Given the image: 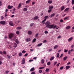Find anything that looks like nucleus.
I'll return each instance as SVG.
<instances>
[{
    "label": "nucleus",
    "mask_w": 74,
    "mask_h": 74,
    "mask_svg": "<svg viewBox=\"0 0 74 74\" xmlns=\"http://www.w3.org/2000/svg\"><path fill=\"white\" fill-rule=\"evenodd\" d=\"M45 25L46 27H47L48 29H52L54 26L53 24L51 25L50 22L48 21H47L45 23Z\"/></svg>",
    "instance_id": "obj_1"
},
{
    "label": "nucleus",
    "mask_w": 74,
    "mask_h": 74,
    "mask_svg": "<svg viewBox=\"0 0 74 74\" xmlns=\"http://www.w3.org/2000/svg\"><path fill=\"white\" fill-rule=\"evenodd\" d=\"M12 37H14V38L13 39V40L15 41L16 40V36H14V34L11 33L9 34V37L10 39H11Z\"/></svg>",
    "instance_id": "obj_2"
},
{
    "label": "nucleus",
    "mask_w": 74,
    "mask_h": 74,
    "mask_svg": "<svg viewBox=\"0 0 74 74\" xmlns=\"http://www.w3.org/2000/svg\"><path fill=\"white\" fill-rule=\"evenodd\" d=\"M0 24L2 25H5V21H0Z\"/></svg>",
    "instance_id": "obj_3"
},
{
    "label": "nucleus",
    "mask_w": 74,
    "mask_h": 74,
    "mask_svg": "<svg viewBox=\"0 0 74 74\" xmlns=\"http://www.w3.org/2000/svg\"><path fill=\"white\" fill-rule=\"evenodd\" d=\"M22 63V64H25V58H24L23 59Z\"/></svg>",
    "instance_id": "obj_4"
},
{
    "label": "nucleus",
    "mask_w": 74,
    "mask_h": 74,
    "mask_svg": "<svg viewBox=\"0 0 74 74\" xmlns=\"http://www.w3.org/2000/svg\"><path fill=\"white\" fill-rule=\"evenodd\" d=\"M13 8V6H10V5H9L8 6V9H12V8Z\"/></svg>",
    "instance_id": "obj_5"
},
{
    "label": "nucleus",
    "mask_w": 74,
    "mask_h": 74,
    "mask_svg": "<svg viewBox=\"0 0 74 74\" xmlns=\"http://www.w3.org/2000/svg\"><path fill=\"white\" fill-rule=\"evenodd\" d=\"M9 25L12 26H14V24H13L12 21H10L9 22Z\"/></svg>",
    "instance_id": "obj_6"
},
{
    "label": "nucleus",
    "mask_w": 74,
    "mask_h": 74,
    "mask_svg": "<svg viewBox=\"0 0 74 74\" xmlns=\"http://www.w3.org/2000/svg\"><path fill=\"white\" fill-rule=\"evenodd\" d=\"M73 38L71 37L68 39V40L69 41H72V40H73Z\"/></svg>",
    "instance_id": "obj_7"
},
{
    "label": "nucleus",
    "mask_w": 74,
    "mask_h": 74,
    "mask_svg": "<svg viewBox=\"0 0 74 74\" xmlns=\"http://www.w3.org/2000/svg\"><path fill=\"white\" fill-rule=\"evenodd\" d=\"M32 33V32L30 31H29L28 32V34H29V35H31Z\"/></svg>",
    "instance_id": "obj_8"
},
{
    "label": "nucleus",
    "mask_w": 74,
    "mask_h": 74,
    "mask_svg": "<svg viewBox=\"0 0 74 74\" xmlns=\"http://www.w3.org/2000/svg\"><path fill=\"white\" fill-rule=\"evenodd\" d=\"M64 6H62L61 8V11H63V10H64Z\"/></svg>",
    "instance_id": "obj_9"
},
{
    "label": "nucleus",
    "mask_w": 74,
    "mask_h": 74,
    "mask_svg": "<svg viewBox=\"0 0 74 74\" xmlns=\"http://www.w3.org/2000/svg\"><path fill=\"white\" fill-rule=\"evenodd\" d=\"M52 0H49L48 1V3H49V4H52Z\"/></svg>",
    "instance_id": "obj_10"
},
{
    "label": "nucleus",
    "mask_w": 74,
    "mask_h": 74,
    "mask_svg": "<svg viewBox=\"0 0 74 74\" xmlns=\"http://www.w3.org/2000/svg\"><path fill=\"white\" fill-rule=\"evenodd\" d=\"M26 41L27 42L30 41V38H28L25 39Z\"/></svg>",
    "instance_id": "obj_11"
},
{
    "label": "nucleus",
    "mask_w": 74,
    "mask_h": 74,
    "mask_svg": "<svg viewBox=\"0 0 74 74\" xmlns=\"http://www.w3.org/2000/svg\"><path fill=\"white\" fill-rule=\"evenodd\" d=\"M38 18V17L37 16H36L34 17V20H36V19H37Z\"/></svg>",
    "instance_id": "obj_12"
},
{
    "label": "nucleus",
    "mask_w": 74,
    "mask_h": 74,
    "mask_svg": "<svg viewBox=\"0 0 74 74\" xmlns=\"http://www.w3.org/2000/svg\"><path fill=\"white\" fill-rule=\"evenodd\" d=\"M21 7V3H20L18 5V6L17 8L18 9H19V8Z\"/></svg>",
    "instance_id": "obj_13"
},
{
    "label": "nucleus",
    "mask_w": 74,
    "mask_h": 74,
    "mask_svg": "<svg viewBox=\"0 0 74 74\" xmlns=\"http://www.w3.org/2000/svg\"><path fill=\"white\" fill-rule=\"evenodd\" d=\"M53 8V6H49V10H52Z\"/></svg>",
    "instance_id": "obj_14"
},
{
    "label": "nucleus",
    "mask_w": 74,
    "mask_h": 74,
    "mask_svg": "<svg viewBox=\"0 0 74 74\" xmlns=\"http://www.w3.org/2000/svg\"><path fill=\"white\" fill-rule=\"evenodd\" d=\"M21 29H22V28L20 26L16 28V29L17 30H21Z\"/></svg>",
    "instance_id": "obj_15"
},
{
    "label": "nucleus",
    "mask_w": 74,
    "mask_h": 74,
    "mask_svg": "<svg viewBox=\"0 0 74 74\" xmlns=\"http://www.w3.org/2000/svg\"><path fill=\"white\" fill-rule=\"evenodd\" d=\"M70 66H66V70H67V69H70Z\"/></svg>",
    "instance_id": "obj_16"
},
{
    "label": "nucleus",
    "mask_w": 74,
    "mask_h": 74,
    "mask_svg": "<svg viewBox=\"0 0 74 74\" xmlns=\"http://www.w3.org/2000/svg\"><path fill=\"white\" fill-rule=\"evenodd\" d=\"M34 70V68L33 67L31 68V69L30 70V71H33Z\"/></svg>",
    "instance_id": "obj_17"
},
{
    "label": "nucleus",
    "mask_w": 74,
    "mask_h": 74,
    "mask_svg": "<svg viewBox=\"0 0 74 74\" xmlns=\"http://www.w3.org/2000/svg\"><path fill=\"white\" fill-rule=\"evenodd\" d=\"M16 43V44H19V41H18V40L17 39H16V40H15Z\"/></svg>",
    "instance_id": "obj_18"
},
{
    "label": "nucleus",
    "mask_w": 74,
    "mask_h": 74,
    "mask_svg": "<svg viewBox=\"0 0 74 74\" xmlns=\"http://www.w3.org/2000/svg\"><path fill=\"white\" fill-rule=\"evenodd\" d=\"M54 56H52V57L51 58H50V60H51V61H52V60H53L54 59Z\"/></svg>",
    "instance_id": "obj_19"
},
{
    "label": "nucleus",
    "mask_w": 74,
    "mask_h": 74,
    "mask_svg": "<svg viewBox=\"0 0 74 74\" xmlns=\"http://www.w3.org/2000/svg\"><path fill=\"white\" fill-rule=\"evenodd\" d=\"M69 10V8H67L66 9H65L64 10V11L66 12V11H68Z\"/></svg>",
    "instance_id": "obj_20"
},
{
    "label": "nucleus",
    "mask_w": 74,
    "mask_h": 74,
    "mask_svg": "<svg viewBox=\"0 0 74 74\" xmlns=\"http://www.w3.org/2000/svg\"><path fill=\"white\" fill-rule=\"evenodd\" d=\"M48 16H46L44 17L45 20L46 21L47 20V19H48Z\"/></svg>",
    "instance_id": "obj_21"
},
{
    "label": "nucleus",
    "mask_w": 74,
    "mask_h": 74,
    "mask_svg": "<svg viewBox=\"0 0 74 74\" xmlns=\"http://www.w3.org/2000/svg\"><path fill=\"white\" fill-rule=\"evenodd\" d=\"M41 45H42V43H40V44H38L37 46V47H40V46H41Z\"/></svg>",
    "instance_id": "obj_22"
},
{
    "label": "nucleus",
    "mask_w": 74,
    "mask_h": 74,
    "mask_svg": "<svg viewBox=\"0 0 74 74\" xmlns=\"http://www.w3.org/2000/svg\"><path fill=\"white\" fill-rule=\"evenodd\" d=\"M30 1H31V0H28V1H26V4H27V3H30Z\"/></svg>",
    "instance_id": "obj_23"
},
{
    "label": "nucleus",
    "mask_w": 74,
    "mask_h": 74,
    "mask_svg": "<svg viewBox=\"0 0 74 74\" xmlns=\"http://www.w3.org/2000/svg\"><path fill=\"white\" fill-rule=\"evenodd\" d=\"M70 28V26H68L66 27V29H69Z\"/></svg>",
    "instance_id": "obj_24"
},
{
    "label": "nucleus",
    "mask_w": 74,
    "mask_h": 74,
    "mask_svg": "<svg viewBox=\"0 0 74 74\" xmlns=\"http://www.w3.org/2000/svg\"><path fill=\"white\" fill-rule=\"evenodd\" d=\"M45 19H44V20H43V21H42V22L41 23H43V24H45V23L44 22L45 21Z\"/></svg>",
    "instance_id": "obj_25"
},
{
    "label": "nucleus",
    "mask_w": 74,
    "mask_h": 74,
    "mask_svg": "<svg viewBox=\"0 0 74 74\" xmlns=\"http://www.w3.org/2000/svg\"><path fill=\"white\" fill-rule=\"evenodd\" d=\"M58 47V46L57 45H56L54 47L53 49H56V48H57Z\"/></svg>",
    "instance_id": "obj_26"
},
{
    "label": "nucleus",
    "mask_w": 74,
    "mask_h": 74,
    "mask_svg": "<svg viewBox=\"0 0 74 74\" xmlns=\"http://www.w3.org/2000/svg\"><path fill=\"white\" fill-rule=\"evenodd\" d=\"M17 47V44H16V43L14 44V47L16 48Z\"/></svg>",
    "instance_id": "obj_27"
},
{
    "label": "nucleus",
    "mask_w": 74,
    "mask_h": 74,
    "mask_svg": "<svg viewBox=\"0 0 74 74\" xmlns=\"http://www.w3.org/2000/svg\"><path fill=\"white\" fill-rule=\"evenodd\" d=\"M55 15V13H53L51 15V17H52V16H53Z\"/></svg>",
    "instance_id": "obj_28"
},
{
    "label": "nucleus",
    "mask_w": 74,
    "mask_h": 74,
    "mask_svg": "<svg viewBox=\"0 0 74 74\" xmlns=\"http://www.w3.org/2000/svg\"><path fill=\"white\" fill-rule=\"evenodd\" d=\"M36 41V39L35 38L34 39H33L32 40V42H35Z\"/></svg>",
    "instance_id": "obj_29"
},
{
    "label": "nucleus",
    "mask_w": 74,
    "mask_h": 74,
    "mask_svg": "<svg viewBox=\"0 0 74 74\" xmlns=\"http://www.w3.org/2000/svg\"><path fill=\"white\" fill-rule=\"evenodd\" d=\"M41 63L42 64V63H44V59H42L41 60Z\"/></svg>",
    "instance_id": "obj_30"
},
{
    "label": "nucleus",
    "mask_w": 74,
    "mask_h": 74,
    "mask_svg": "<svg viewBox=\"0 0 74 74\" xmlns=\"http://www.w3.org/2000/svg\"><path fill=\"white\" fill-rule=\"evenodd\" d=\"M27 10V8H24V9H23V11H26Z\"/></svg>",
    "instance_id": "obj_31"
},
{
    "label": "nucleus",
    "mask_w": 74,
    "mask_h": 74,
    "mask_svg": "<svg viewBox=\"0 0 74 74\" xmlns=\"http://www.w3.org/2000/svg\"><path fill=\"white\" fill-rule=\"evenodd\" d=\"M3 53L4 54H5V55H6L7 54V53H6V51H3Z\"/></svg>",
    "instance_id": "obj_32"
},
{
    "label": "nucleus",
    "mask_w": 74,
    "mask_h": 74,
    "mask_svg": "<svg viewBox=\"0 0 74 74\" xmlns=\"http://www.w3.org/2000/svg\"><path fill=\"white\" fill-rule=\"evenodd\" d=\"M67 59V57L65 56L63 58V60H66Z\"/></svg>",
    "instance_id": "obj_33"
},
{
    "label": "nucleus",
    "mask_w": 74,
    "mask_h": 74,
    "mask_svg": "<svg viewBox=\"0 0 74 74\" xmlns=\"http://www.w3.org/2000/svg\"><path fill=\"white\" fill-rule=\"evenodd\" d=\"M69 18V16H67L65 17L64 18V20H66V19H67Z\"/></svg>",
    "instance_id": "obj_34"
},
{
    "label": "nucleus",
    "mask_w": 74,
    "mask_h": 74,
    "mask_svg": "<svg viewBox=\"0 0 74 74\" xmlns=\"http://www.w3.org/2000/svg\"><path fill=\"white\" fill-rule=\"evenodd\" d=\"M22 55V53H21V52H20L19 53L18 55L19 56H21Z\"/></svg>",
    "instance_id": "obj_35"
},
{
    "label": "nucleus",
    "mask_w": 74,
    "mask_h": 74,
    "mask_svg": "<svg viewBox=\"0 0 74 74\" xmlns=\"http://www.w3.org/2000/svg\"><path fill=\"white\" fill-rule=\"evenodd\" d=\"M59 57V53H58L57 54V56L56 57L57 58H58V57Z\"/></svg>",
    "instance_id": "obj_36"
},
{
    "label": "nucleus",
    "mask_w": 74,
    "mask_h": 74,
    "mask_svg": "<svg viewBox=\"0 0 74 74\" xmlns=\"http://www.w3.org/2000/svg\"><path fill=\"white\" fill-rule=\"evenodd\" d=\"M56 27H57L56 25H55L54 26H53V29H55V28H56Z\"/></svg>",
    "instance_id": "obj_37"
},
{
    "label": "nucleus",
    "mask_w": 74,
    "mask_h": 74,
    "mask_svg": "<svg viewBox=\"0 0 74 74\" xmlns=\"http://www.w3.org/2000/svg\"><path fill=\"white\" fill-rule=\"evenodd\" d=\"M52 11V10L51 9H49L48 10V12L49 13H50Z\"/></svg>",
    "instance_id": "obj_38"
},
{
    "label": "nucleus",
    "mask_w": 74,
    "mask_h": 74,
    "mask_svg": "<svg viewBox=\"0 0 74 74\" xmlns=\"http://www.w3.org/2000/svg\"><path fill=\"white\" fill-rule=\"evenodd\" d=\"M46 72H48V71H49V69L47 68L46 69Z\"/></svg>",
    "instance_id": "obj_39"
},
{
    "label": "nucleus",
    "mask_w": 74,
    "mask_h": 74,
    "mask_svg": "<svg viewBox=\"0 0 74 74\" xmlns=\"http://www.w3.org/2000/svg\"><path fill=\"white\" fill-rule=\"evenodd\" d=\"M45 34H48V32L47 31H46L45 32Z\"/></svg>",
    "instance_id": "obj_40"
},
{
    "label": "nucleus",
    "mask_w": 74,
    "mask_h": 74,
    "mask_svg": "<svg viewBox=\"0 0 74 74\" xmlns=\"http://www.w3.org/2000/svg\"><path fill=\"white\" fill-rule=\"evenodd\" d=\"M50 64H51V62H49L47 63V64L48 65H50Z\"/></svg>",
    "instance_id": "obj_41"
},
{
    "label": "nucleus",
    "mask_w": 74,
    "mask_h": 74,
    "mask_svg": "<svg viewBox=\"0 0 74 74\" xmlns=\"http://www.w3.org/2000/svg\"><path fill=\"white\" fill-rule=\"evenodd\" d=\"M16 34H19V32L18 31H17L16 32Z\"/></svg>",
    "instance_id": "obj_42"
},
{
    "label": "nucleus",
    "mask_w": 74,
    "mask_h": 74,
    "mask_svg": "<svg viewBox=\"0 0 74 74\" xmlns=\"http://www.w3.org/2000/svg\"><path fill=\"white\" fill-rule=\"evenodd\" d=\"M8 48H9L10 49H10L12 47H11V45H9V46H8Z\"/></svg>",
    "instance_id": "obj_43"
},
{
    "label": "nucleus",
    "mask_w": 74,
    "mask_h": 74,
    "mask_svg": "<svg viewBox=\"0 0 74 74\" xmlns=\"http://www.w3.org/2000/svg\"><path fill=\"white\" fill-rule=\"evenodd\" d=\"M56 63H57V62L56 61L54 62L53 64L55 66V65H56Z\"/></svg>",
    "instance_id": "obj_44"
},
{
    "label": "nucleus",
    "mask_w": 74,
    "mask_h": 74,
    "mask_svg": "<svg viewBox=\"0 0 74 74\" xmlns=\"http://www.w3.org/2000/svg\"><path fill=\"white\" fill-rule=\"evenodd\" d=\"M7 56H8V58H9V59H10L11 58V56H10L8 55H7Z\"/></svg>",
    "instance_id": "obj_45"
},
{
    "label": "nucleus",
    "mask_w": 74,
    "mask_h": 74,
    "mask_svg": "<svg viewBox=\"0 0 74 74\" xmlns=\"http://www.w3.org/2000/svg\"><path fill=\"white\" fill-rule=\"evenodd\" d=\"M74 4V0H72V5Z\"/></svg>",
    "instance_id": "obj_46"
},
{
    "label": "nucleus",
    "mask_w": 74,
    "mask_h": 74,
    "mask_svg": "<svg viewBox=\"0 0 74 74\" xmlns=\"http://www.w3.org/2000/svg\"><path fill=\"white\" fill-rule=\"evenodd\" d=\"M33 25H34V23H31L30 25V26H32Z\"/></svg>",
    "instance_id": "obj_47"
},
{
    "label": "nucleus",
    "mask_w": 74,
    "mask_h": 74,
    "mask_svg": "<svg viewBox=\"0 0 74 74\" xmlns=\"http://www.w3.org/2000/svg\"><path fill=\"white\" fill-rule=\"evenodd\" d=\"M38 34H36L35 35V37H38V36H38Z\"/></svg>",
    "instance_id": "obj_48"
},
{
    "label": "nucleus",
    "mask_w": 74,
    "mask_h": 74,
    "mask_svg": "<svg viewBox=\"0 0 74 74\" xmlns=\"http://www.w3.org/2000/svg\"><path fill=\"white\" fill-rule=\"evenodd\" d=\"M44 67H40L39 68V69H44Z\"/></svg>",
    "instance_id": "obj_49"
},
{
    "label": "nucleus",
    "mask_w": 74,
    "mask_h": 74,
    "mask_svg": "<svg viewBox=\"0 0 74 74\" xmlns=\"http://www.w3.org/2000/svg\"><path fill=\"white\" fill-rule=\"evenodd\" d=\"M43 42V43H45V42H47V40H44Z\"/></svg>",
    "instance_id": "obj_50"
},
{
    "label": "nucleus",
    "mask_w": 74,
    "mask_h": 74,
    "mask_svg": "<svg viewBox=\"0 0 74 74\" xmlns=\"http://www.w3.org/2000/svg\"><path fill=\"white\" fill-rule=\"evenodd\" d=\"M25 52H26V51L24 50H23L22 52V53H25Z\"/></svg>",
    "instance_id": "obj_51"
},
{
    "label": "nucleus",
    "mask_w": 74,
    "mask_h": 74,
    "mask_svg": "<svg viewBox=\"0 0 74 74\" xmlns=\"http://www.w3.org/2000/svg\"><path fill=\"white\" fill-rule=\"evenodd\" d=\"M67 51H68V50H67L66 49H64V52H67Z\"/></svg>",
    "instance_id": "obj_52"
},
{
    "label": "nucleus",
    "mask_w": 74,
    "mask_h": 74,
    "mask_svg": "<svg viewBox=\"0 0 74 74\" xmlns=\"http://www.w3.org/2000/svg\"><path fill=\"white\" fill-rule=\"evenodd\" d=\"M52 49H49V52H51V51H52Z\"/></svg>",
    "instance_id": "obj_53"
},
{
    "label": "nucleus",
    "mask_w": 74,
    "mask_h": 74,
    "mask_svg": "<svg viewBox=\"0 0 74 74\" xmlns=\"http://www.w3.org/2000/svg\"><path fill=\"white\" fill-rule=\"evenodd\" d=\"M42 72V70H39V73H41Z\"/></svg>",
    "instance_id": "obj_54"
},
{
    "label": "nucleus",
    "mask_w": 74,
    "mask_h": 74,
    "mask_svg": "<svg viewBox=\"0 0 74 74\" xmlns=\"http://www.w3.org/2000/svg\"><path fill=\"white\" fill-rule=\"evenodd\" d=\"M63 69V66L61 67L60 68V70H62V69Z\"/></svg>",
    "instance_id": "obj_55"
},
{
    "label": "nucleus",
    "mask_w": 74,
    "mask_h": 74,
    "mask_svg": "<svg viewBox=\"0 0 74 74\" xmlns=\"http://www.w3.org/2000/svg\"><path fill=\"white\" fill-rule=\"evenodd\" d=\"M60 22H63V20L61 19L60 20Z\"/></svg>",
    "instance_id": "obj_56"
},
{
    "label": "nucleus",
    "mask_w": 74,
    "mask_h": 74,
    "mask_svg": "<svg viewBox=\"0 0 74 74\" xmlns=\"http://www.w3.org/2000/svg\"><path fill=\"white\" fill-rule=\"evenodd\" d=\"M32 5H34L35 4V2H32Z\"/></svg>",
    "instance_id": "obj_57"
},
{
    "label": "nucleus",
    "mask_w": 74,
    "mask_h": 74,
    "mask_svg": "<svg viewBox=\"0 0 74 74\" xmlns=\"http://www.w3.org/2000/svg\"><path fill=\"white\" fill-rule=\"evenodd\" d=\"M61 38V36H59L57 38Z\"/></svg>",
    "instance_id": "obj_58"
},
{
    "label": "nucleus",
    "mask_w": 74,
    "mask_h": 74,
    "mask_svg": "<svg viewBox=\"0 0 74 74\" xmlns=\"http://www.w3.org/2000/svg\"><path fill=\"white\" fill-rule=\"evenodd\" d=\"M1 1H0V6H1V5H2V4L1 3Z\"/></svg>",
    "instance_id": "obj_59"
},
{
    "label": "nucleus",
    "mask_w": 74,
    "mask_h": 74,
    "mask_svg": "<svg viewBox=\"0 0 74 74\" xmlns=\"http://www.w3.org/2000/svg\"><path fill=\"white\" fill-rule=\"evenodd\" d=\"M70 53H71V52H70V50H69L68 51V54H70Z\"/></svg>",
    "instance_id": "obj_60"
},
{
    "label": "nucleus",
    "mask_w": 74,
    "mask_h": 74,
    "mask_svg": "<svg viewBox=\"0 0 74 74\" xmlns=\"http://www.w3.org/2000/svg\"><path fill=\"white\" fill-rule=\"evenodd\" d=\"M60 64V63H58V64H57V66H59V65Z\"/></svg>",
    "instance_id": "obj_61"
},
{
    "label": "nucleus",
    "mask_w": 74,
    "mask_h": 74,
    "mask_svg": "<svg viewBox=\"0 0 74 74\" xmlns=\"http://www.w3.org/2000/svg\"><path fill=\"white\" fill-rule=\"evenodd\" d=\"M31 74H35V72H33L31 73Z\"/></svg>",
    "instance_id": "obj_62"
},
{
    "label": "nucleus",
    "mask_w": 74,
    "mask_h": 74,
    "mask_svg": "<svg viewBox=\"0 0 74 74\" xmlns=\"http://www.w3.org/2000/svg\"><path fill=\"white\" fill-rule=\"evenodd\" d=\"M1 19H4V17L3 16H1Z\"/></svg>",
    "instance_id": "obj_63"
},
{
    "label": "nucleus",
    "mask_w": 74,
    "mask_h": 74,
    "mask_svg": "<svg viewBox=\"0 0 74 74\" xmlns=\"http://www.w3.org/2000/svg\"><path fill=\"white\" fill-rule=\"evenodd\" d=\"M27 56V53H26L25 55H24V56L25 57Z\"/></svg>",
    "instance_id": "obj_64"
}]
</instances>
